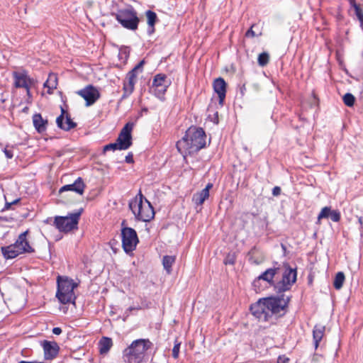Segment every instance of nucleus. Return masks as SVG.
Returning <instances> with one entry per match:
<instances>
[{
    "label": "nucleus",
    "mask_w": 363,
    "mask_h": 363,
    "mask_svg": "<svg viewBox=\"0 0 363 363\" xmlns=\"http://www.w3.org/2000/svg\"><path fill=\"white\" fill-rule=\"evenodd\" d=\"M66 113L64 108L61 107V114L56 119L57 125L58 128H62V121H64V115Z\"/></svg>",
    "instance_id": "nucleus-41"
},
{
    "label": "nucleus",
    "mask_w": 363,
    "mask_h": 363,
    "mask_svg": "<svg viewBox=\"0 0 363 363\" xmlns=\"http://www.w3.org/2000/svg\"><path fill=\"white\" fill-rule=\"evenodd\" d=\"M175 262V257L170 255H165L162 258V264L164 269L168 272L170 273L172 271V266Z\"/></svg>",
    "instance_id": "nucleus-29"
},
{
    "label": "nucleus",
    "mask_w": 363,
    "mask_h": 363,
    "mask_svg": "<svg viewBox=\"0 0 363 363\" xmlns=\"http://www.w3.org/2000/svg\"><path fill=\"white\" fill-rule=\"evenodd\" d=\"M141 304L143 308H150L152 303L150 301H142Z\"/></svg>",
    "instance_id": "nucleus-52"
},
{
    "label": "nucleus",
    "mask_w": 363,
    "mask_h": 363,
    "mask_svg": "<svg viewBox=\"0 0 363 363\" xmlns=\"http://www.w3.org/2000/svg\"><path fill=\"white\" fill-rule=\"evenodd\" d=\"M125 222H126V220H123L122 221V223H121V228H122L123 227H125Z\"/></svg>",
    "instance_id": "nucleus-62"
},
{
    "label": "nucleus",
    "mask_w": 363,
    "mask_h": 363,
    "mask_svg": "<svg viewBox=\"0 0 363 363\" xmlns=\"http://www.w3.org/2000/svg\"><path fill=\"white\" fill-rule=\"evenodd\" d=\"M330 218L333 222H339L341 219V214L338 210H333L331 209V212L330 213Z\"/></svg>",
    "instance_id": "nucleus-39"
},
{
    "label": "nucleus",
    "mask_w": 363,
    "mask_h": 363,
    "mask_svg": "<svg viewBox=\"0 0 363 363\" xmlns=\"http://www.w3.org/2000/svg\"><path fill=\"white\" fill-rule=\"evenodd\" d=\"M82 211L83 208H80L77 212L71 213L69 216H56L54 221L56 228L65 233L77 228Z\"/></svg>",
    "instance_id": "nucleus-10"
},
{
    "label": "nucleus",
    "mask_w": 363,
    "mask_h": 363,
    "mask_svg": "<svg viewBox=\"0 0 363 363\" xmlns=\"http://www.w3.org/2000/svg\"><path fill=\"white\" fill-rule=\"evenodd\" d=\"M206 134L203 128L190 126L181 140L177 142L176 147L181 154L192 155L206 146Z\"/></svg>",
    "instance_id": "nucleus-1"
},
{
    "label": "nucleus",
    "mask_w": 363,
    "mask_h": 363,
    "mask_svg": "<svg viewBox=\"0 0 363 363\" xmlns=\"http://www.w3.org/2000/svg\"><path fill=\"white\" fill-rule=\"evenodd\" d=\"M145 16L147 18V23L148 26L147 33L148 35H151L155 33V26L156 23L158 21V17L157 13L152 10L146 11Z\"/></svg>",
    "instance_id": "nucleus-19"
},
{
    "label": "nucleus",
    "mask_w": 363,
    "mask_h": 363,
    "mask_svg": "<svg viewBox=\"0 0 363 363\" xmlns=\"http://www.w3.org/2000/svg\"><path fill=\"white\" fill-rule=\"evenodd\" d=\"M277 295H271L263 297L267 311L272 315L284 316L288 311L291 296H286L284 293H276Z\"/></svg>",
    "instance_id": "nucleus-4"
},
{
    "label": "nucleus",
    "mask_w": 363,
    "mask_h": 363,
    "mask_svg": "<svg viewBox=\"0 0 363 363\" xmlns=\"http://www.w3.org/2000/svg\"><path fill=\"white\" fill-rule=\"evenodd\" d=\"M212 121L215 124H218L219 119H218V113L217 111L213 114V118L212 119Z\"/></svg>",
    "instance_id": "nucleus-48"
},
{
    "label": "nucleus",
    "mask_w": 363,
    "mask_h": 363,
    "mask_svg": "<svg viewBox=\"0 0 363 363\" xmlns=\"http://www.w3.org/2000/svg\"><path fill=\"white\" fill-rule=\"evenodd\" d=\"M332 208L330 206L323 207L319 214V219L330 218V213Z\"/></svg>",
    "instance_id": "nucleus-37"
},
{
    "label": "nucleus",
    "mask_w": 363,
    "mask_h": 363,
    "mask_svg": "<svg viewBox=\"0 0 363 363\" xmlns=\"http://www.w3.org/2000/svg\"><path fill=\"white\" fill-rule=\"evenodd\" d=\"M147 112H148V109H147V108H146V107H143V108H142V109H141L140 112V113H139V114H138V118L142 117V116H143V113H147Z\"/></svg>",
    "instance_id": "nucleus-53"
},
{
    "label": "nucleus",
    "mask_w": 363,
    "mask_h": 363,
    "mask_svg": "<svg viewBox=\"0 0 363 363\" xmlns=\"http://www.w3.org/2000/svg\"><path fill=\"white\" fill-rule=\"evenodd\" d=\"M134 123L133 122H128L125 124L123 128L121 130V133L123 134H127L128 135H132V131L133 129Z\"/></svg>",
    "instance_id": "nucleus-36"
},
{
    "label": "nucleus",
    "mask_w": 363,
    "mask_h": 363,
    "mask_svg": "<svg viewBox=\"0 0 363 363\" xmlns=\"http://www.w3.org/2000/svg\"><path fill=\"white\" fill-rule=\"evenodd\" d=\"M44 355L46 359H54L59 352V346L57 342H43Z\"/></svg>",
    "instance_id": "nucleus-17"
},
{
    "label": "nucleus",
    "mask_w": 363,
    "mask_h": 363,
    "mask_svg": "<svg viewBox=\"0 0 363 363\" xmlns=\"http://www.w3.org/2000/svg\"><path fill=\"white\" fill-rule=\"evenodd\" d=\"M33 123L35 130L38 133H43L46 130V125L48 124V121L44 120L42 118L40 113H35L33 116Z\"/></svg>",
    "instance_id": "nucleus-21"
},
{
    "label": "nucleus",
    "mask_w": 363,
    "mask_h": 363,
    "mask_svg": "<svg viewBox=\"0 0 363 363\" xmlns=\"http://www.w3.org/2000/svg\"><path fill=\"white\" fill-rule=\"evenodd\" d=\"M125 162L128 164L134 163L133 155L131 152H128V155L125 156Z\"/></svg>",
    "instance_id": "nucleus-45"
},
{
    "label": "nucleus",
    "mask_w": 363,
    "mask_h": 363,
    "mask_svg": "<svg viewBox=\"0 0 363 363\" xmlns=\"http://www.w3.org/2000/svg\"><path fill=\"white\" fill-rule=\"evenodd\" d=\"M355 97L351 93H346L342 96V101L345 106L348 107H352L354 105L355 103Z\"/></svg>",
    "instance_id": "nucleus-32"
},
{
    "label": "nucleus",
    "mask_w": 363,
    "mask_h": 363,
    "mask_svg": "<svg viewBox=\"0 0 363 363\" xmlns=\"http://www.w3.org/2000/svg\"><path fill=\"white\" fill-rule=\"evenodd\" d=\"M110 150H123L121 146H119V144L116 142V140L114 143H108L103 147V153H105L107 151Z\"/></svg>",
    "instance_id": "nucleus-34"
},
{
    "label": "nucleus",
    "mask_w": 363,
    "mask_h": 363,
    "mask_svg": "<svg viewBox=\"0 0 363 363\" xmlns=\"http://www.w3.org/2000/svg\"><path fill=\"white\" fill-rule=\"evenodd\" d=\"M308 283H309V284L312 283V279H311V278H310V277H308Z\"/></svg>",
    "instance_id": "nucleus-64"
},
{
    "label": "nucleus",
    "mask_w": 363,
    "mask_h": 363,
    "mask_svg": "<svg viewBox=\"0 0 363 363\" xmlns=\"http://www.w3.org/2000/svg\"><path fill=\"white\" fill-rule=\"evenodd\" d=\"M14 86L16 88H28L33 83V79L30 78L26 71L13 72Z\"/></svg>",
    "instance_id": "nucleus-15"
},
{
    "label": "nucleus",
    "mask_w": 363,
    "mask_h": 363,
    "mask_svg": "<svg viewBox=\"0 0 363 363\" xmlns=\"http://www.w3.org/2000/svg\"><path fill=\"white\" fill-rule=\"evenodd\" d=\"M269 61V55L267 52H262L259 54L257 57V63L260 67L266 66Z\"/></svg>",
    "instance_id": "nucleus-31"
},
{
    "label": "nucleus",
    "mask_w": 363,
    "mask_h": 363,
    "mask_svg": "<svg viewBox=\"0 0 363 363\" xmlns=\"http://www.w3.org/2000/svg\"><path fill=\"white\" fill-rule=\"evenodd\" d=\"M134 89H135L134 84H130V83L126 82V80H125L123 82V94L121 96V97L120 98V99L118 100V103L120 104L122 101H123L124 99L128 98L133 92Z\"/></svg>",
    "instance_id": "nucleus-24"
},
{
    "label": "nucleus",
    "mask_w": 363,
    "mask_h": 363,
    "mask_svg": "<svg viewBox=\"0 0 363 363\" xmlns=\"http://www.w3.org/2000/svg\"><path fill=\"white\" fill-rule=\"evenodd\" d=\"M11 206H12V203L6 201L5 203L4 208L2 209V211L9 210Z\"/></svg>",
    "instance_id": "nucleus-55"
},
{
    "label": "nucleus",
    "mask_w": 363,
    "mask_h": 363,
    "mask_svg": "<svg viewBox=\"0 0 363 363\" xmlns=\"http://www.w3.org/2000/svg\"><path fill=\"white\" fill-rule=\"evenodd\" d=\"M58 84V78L56 74L50 73L47 80L45 82L43 86L48 88V93L51 94L53 91L57 89Z\"/></svg>",
    "instance_id": "nucleus-20"
},
{
    "label": "nucleus",
    "mask_w": 363,
    "mask_h": 363,
    "mask_svg": "<svg viewBox=\"0 0 363 363\" xmlns=\"http://www.w3.org/2000/svg\"><path fill=\"white\" fill-rule=\"evenodd\" d=\"M290 359L286 355H279L277 358V363H289Z\"/></svg>",
    "instance_id": "nucleus-44"
},
{
    "label": "nucleus",
    "mask_w": 363,
    "mask_h": 363,
    "mask_svg": "<svg viewBox=\"0 0 363 363\" xmlns=\"http://www.w3.org/2000/svg\"><path fill=\"white\" fill-rule=\"evenodd\" d=\"M209 197V193H207L206 191H203V189L194 194L193 195L192 200L196 205H202L204 201Z\"/></svg>",
    "instance_id": "nucleus-26"
},
{
    "label": "nucleus",
    "mask_w": 363,
    "mask_h": 363,
    "mask_svg": "<svg viewBox=\"0 0 363 363\" xmlns=\"http://www.w3.org/2000/svg\"><path fill=\"white\" fill-rule=\"evenodd\" d=\"M281 250L283 251V255L284 256H286V253H287L286 246L284 244L281 243Z\"/></svg>",
    "instance_id": "nucleus-54"
},
{
    "label": "nucleus",
    "mask_w": 363,
    "mask_h": 363,
    "mask_svg": "<svg viewBox=\"0 0 363 363\" xmlns=\"http://www.w3.org/2000/svg\"><path fill=\"white\" fill-rule=\"evenodd\" d=\"M281 189L279 186H276L272 189V194L274 196H278L281 194Z\"/></svg>",
    "instance_id": "nucleus-47"
},
{
    "label": "nucleus",
    "mask_w": 363,
    "mask_h": 363,
    "mask_svg": "<svg viewBox=\"0 0 363 363\" xmlns=\"http://www.w3.org/2000/svg\"><path fill=\"white\" fill-rule=\"evenodd\" d=\"M250 311L255 317L264 321H267L271 317V315L267 311V308H265L263 298H259L257 302L251 304Z\"/></svg>",
    "instance_id": "nucleus-13"
},
{
    "label": "nucleus",
    "mask_w": 363,
    "mask_h": 363,
    "mask_svg": "<svg viewBox=\"0 0 363 363\" xmlns=\"http://www.w3.org/2000/svg\"><path fill=\"white\" fill-rule=\"evenodd\" d=\"M135 340H140V341H142V340H149V339H145V338H138V339H136Z\"/></svg>",
    "instance_id": "nucleus-63"
},
{
    "label": "nucleus",
    "mask_w": 363,
    "mask_h": 363,
    "mask_svg": "<svg viewBox=\"0 0 363 363\" xmlns=\"http://www.w3.org/2000/svg\"><path fill=\"white\" fill-rule=\"evenodd\" d=\"M100 96L99 89L92 86V105L100 98Z\"/></svg>",
    "instance_id": "nucleus-40"
},
{
    "label": "nucleus",
    "mask_w": 363,
    "mask_h": 363,
    "mask_svg": "<svg viewBox=\"0 0 363 363\" xmlns=\"http://www.w3.org/2000/svg\"><path fill=\"white\" fill-rule=\"evenodd\" d=\"M116 140L119 144V146H121L123 150H128L133 145L132 135L123 134L121 132L118 134V136Z\"/></svg>",
    "instance_id": "nucleus-22"
},
{
    "label": "nucleus",
    "mask_w": 363,
    "mask_h": 363,
    "mask_svg": "<svg viewBox=\"0 0 363 363\" xmlns=\"http://www.w3.org/2000/svg\"><path fill=\"white\" fill-rule=\"evenodd\" d=\"M255 26V25H252L247 30V32L245 33V37L247 38H253V37H255V36H258V35H257L255 33V32L253 30V27ZM261 35V33L259 34V35Z\"/></svg>",
    "instance_id": "nucleus-43"
},
{
    "label": "nucleus",
    "mask_w": 363,
    "mask_h": 363,
    "mask_svg": "<svg viewBox=\"0 0 363 363\" xmlns=\"http://www.w3.org/2000/svg\"><path fill=\"white\" fill-rule=\"evenodd\" d=\"M28 234V230H26L18 235L13 244L1 247V251L5 259H13L19 255L35 252L27 239Z\"/></svg>",
    "instance_id": "nucleus-3"
},
{
    "label": "nucleus",
    "mask_w": 363,
    "mask_h": 363,
    "mask_svg": "<svg viewBox=\"0 0 363 363\" xmlns=\"http://www.w3.org/2000/svg\"><path fill=\"white\" fill-rule=\"evenodd\" d=\"M19 201H20V199H16L14 201H13L11 203H12V205H13V204L18 203Z\"/></svg>",
    "instance_id": "nucleus-60"
},
{
    "label": "nucleus",
    "mask_w": 363,
    "mask_h": 363,
    "mask_svg": "<svg viewBox=\"0 0 363 363\" xmlns=\"http://www.w3.org/2000/svg\"><path fill=\"white\" fill-rule=\"evenodd\" d=\"M282 266L284 272L281 279L277 281L274 280V291L279 294L290 290L297 281V267H292L287 262H283Z\"/></svg>",
    "instance_id": "nucleus-6"
},
{
    "label": "nucleus",
    "mask_w": 363,
    "mask_h": 363,
    "mask_svg": "<svg viewBox=\"0 0 363 363\" xmlns=\"http://www.w3.org/2000/svg\"><path fill=\"white\" fill-rule=\"evenodd\" d=\"M227 83L223 77H218L213 82V88L218 96V104L223 106L226 96Z\"/></svg>",
    "instance_id": "nucleus-14"
},
{
    "label": "nucleus",
    "mask_w": 363,
    "mask_h": 363,
    "mask_svg": "<svg viewBox=\"0 0 363 363\" xmlns=\"http://www.w3.org/2000/svg\"><path fill=\"white\" fill-rule=\"evenodd\" d=\"M113 15L123 28L130 30H135L138 28L140 19L136 11L133 7L119 9Z\"/></svg>",
    "instance_id": "nucleus-9"
},
{
    "label": "nucleus",
    "mask_w": 363,
    "mask_h": 363,
    "mask_svg": "<svg viewBox=\"0 0 363 363\" xmlns=\"http://www.w3.org/2000/svg\"><path fill=\"white\" fill-rule=\"evenodd\" d=\"M325 329V326L315 325L313 330V340H322Z\"/></svg>",
    "instance_id": "nucleus-30"
},
{
    "label": "nucleus",
    "mask_w": 363,
    "mask_h": 363,
    "mask_svg": "<svg viewBox=\"0 0 363 363\" xmlns=\"http://www.w3.org/2000/svg\"><path fill=\"white\" fill-rule=\"evenodd\" d=\"M130 47H128V46H122L119 49L118 59H119V60L121 61V62L123 65L126 64L127 60L130 55Z\"/></svg>",
    "instance_id": "nucleus-27"
},
{
    "label": "nucleus",
    "mask_w": 363,
    "mask_h": 363,
    "mask_svg": "<svg viewBox=\"0 0 363 363\" xmlns=\"http://www.w3.org/2000/svg\"><path fill=\"white\" fill-rule=\"evenodd\" d=\"M66 123H67V125H65L64 123H62V128H60L62 130L68 131L77 126V123H74L72 120L70 116L68 113L66 114Z\"/></svg>",
    "instance_id": "nucleus-33"
},
{
    "label": "nucleus",
    "mask_w": 363,
    "mask_h": 363,
    "mask_svg": "<svg viewBox=\"0 0 363 363\" xmlns=\"http://www.w3.org/2000/svg\"><path fill=\"white\" fill-rule=\"evenodd\" d=\"M122 247L126 254H129L136 249L139 243V238L136 230L130 227H123L121 230Z\"/></svg>",
    "instance_id": "nucleus-11"
},
{
    "label": "nucleus",
    "mask_w": 363,
    "mask_h": 363,
    "mask_svg": "<svg viewBox=\"0 0 363 363\" xmlns=\"http://www.w3.org/2000/svg\"><path fill=\"white\" fill-rule=\"evenodd\" d=\"M128 206L137 220L147 223L155 217V212L153 206L143 196L141 191H139L135 199L129 201Z\"/></svg>",
    "instance_id": "nucleus-2"
},
{
    "label": "nucleus",
    "mask_w": 363,
    "mask_h": 363,
    "mask_svg": "<svg viewBox=\"0 0 363 363\" xmlns=\"http://www.w3.org/2000/svg\"><path fill=\"white\" fill-rule=\"evenodd\" d=\"M26 89V94H27V96L30 98L32 96H31V94H30V86H28V88H25Z\"/></svg>",
    "instance_id": "nucleus-56"
},
{
    "label": "nucleus",
    "mask_w": 363,
    "mask_h": 363,
    "mask_svg": "<svg viewBox=\"0 0 363 363\" xmlns=\"http://www.w3.org/2000/svg\"><path fill=\"white\" fill-rule=\"evenodd\" d=\"M319 342H314V347L315 349L318 347Z\"/></svg>",
    "instance_id": "nucleus-61"
},
{
    "label": "nucleus",
    "mask_w": 363,
    "mask_h": 363,
    "mask_svg": "<svg viewBox=\"0 0 363 363\" xmlns=\"http://www.w3.org/2000/svg\"><path fill=\"white\" fill-rule=\"evenodd\" d=\"M322 220V219H319V214H318V217H317V220H316V222H315V224H317V225H320V223H320V220Z\"/></svg>",
    "instance_id": "nucleus-58"
},
{
    "label": "nucleus",
    "mask_w": 363,
    "mask_h": 363,
    "mask_svg": "<svg viewBox=\"0 0 363 363\" xmlns=\"http://www.w3.org/2000/svg\"><path fill=\"white\" fill-rule=\"evenodd\" d=\"M245 91H246L245 85V84H242V85L240 87V95H241V97H242V96L245 95Z\"/></svg>",
    "instance_id": "nucleus-51"
},
{
    "label": "nucleus",
    "mask_w": 363,
    "mask_h": 363,
    "mask_svg": "<svg viewBox=\"0 0 363 363\" xmlns=\"http://www.w3.org/2000/svg\"><path fill=\"white\" fill-rule=\"evenodd\" d=\"M181 342L176 343L172 349V357L177 359L179 357Z\"/></svg>",
    "instance_id": "nucleus-42"
},
{
    "label": "nucleus",
    "mask_w": 363,
    "mask_h": 363,
    "mask_svg": "<svg viewBox=\"0 0 363 363\" xmlns=\"http://www.w3.org/2000/svg\"><path fill=\"white\" fill-rule=\"evenodd\" d=\"M85 185L83 179L81 177H78L72 184H66L62 186L60 190L59 194H62L66 191H74L79 195H82L84 191Z\"/></svg>",
    "instance_id": "nucleus-16"
},
{
    "label": "nucleus",
    "mask_w": 363,
    "mask_h": 363,
    "mask_svg": "<svg viewBox=\"0 0 363 363\" xmlns=\"http://www.w3.org/2000/svg\"><path fill=\"white\" fill-rule=\"evenodd\" d=\"M113 345V342H99V352L101 354H106Z\"/></svg>",
    "instance_id": "nucleus-35"
},
{
    "label": "nucleus",
    "mask_w": 363,
    "mask_h": 363,
    "mask_svg": "<svg viewBox=\"0 0 363 363\" xmlns=\"http://www.w3.org/2000/svg\"><path fill=\"white\" fill-rule=\"evenodd\" d=\"M57 289L56 297L62 304L74 303L75 296L74 289L77 284L74 282L73 279L67 277L58 276L57 279Z\"/></svg>",
    "instance_id": "nucleus-5"
},
{
    "label": "nucleus",
    "mask_w": 363,
    "mask_h": 363,
    "mask_svg": "<svg viewBox=\"0 0 363 363\" xmlns=\"http://www.w3.org/2000/svg\"><path fill=\"white\" fill-rule=\"evenodd\" d=\"M167 78V75L164 74H157L153 77L152 86L150 87V91L153 94L162 101L165 100L164 94L170 85V82H168Z\"/></svg>",
    "instance_id": "nucleus-12"
},
{
    "label": "nucleus",
    "mask_w": 363,
    "mask_h": 363,
    "mask_svg": "<svg viewBox=\"0 0 363 363\" xmlns=\"http://www.w3.org/2000/svg\"><path fill=\"white\" fill-rule=\"evenodd\" d=\"M358 223L360 224L361 226L362 225V224H363V219H362V217H359L358 218Z\"/></svg>",
    "instance_id": "nucleus-59"
},
{
    "label": "nucleus",
    "mask_w": 363,
    "mask_h": 363,
    "mask_svg": "<svg viewBox=\"0 0 363 363\" xmlns=\"http://www.w3.org/2000/svg\"><path fill=\"white\" fill-rule=\"evenodd\" d=\"M62 333V329L59 327L54 328L52 329V333L55 335H60Z\"/></svg>",
    "instance_id": "nucleus-49"
},
{
    "label": "nucleus",
    "mask_w": 363,
    "mask_h": 363,
    "mask_svg": "<svg viewBox=\"0 0 363 363\" xmlns=\"http://www.w3.org/2000/svg\"><path fill=\"white\" fill-rule=\"evenodd\" d=\"M76 94L86 101V106H91V84H87L84 89L78 90Z\"/></svg>",
    "instance_id": "nucleus-23"
},
{
    "label": "nucleus",
    "mask_w": 363,
    "mask_h": 363,
    "mask_svg": "<svg viewBox=\"0 0 363 363\" xmlns=\"http://www.w3.org/2000/svg\"><path fill=\"white\" fill-rule=\"evenodd\" d=\"M145 64V60L143 59L140 60L131 70H130L126 74V82L135 85L136 83L137 75L139 72H143Z\"/></svg>",
    "instance_id": "nucleus-18"
},
{
    "label": "nucleus",
    "mask_w": 363,
    "mask_h": 363,
    "mask_svg": "<svg viewBox=\"0 0 363 363\" xmlns=\"http://www.w3.org/2000/svg\"><path fill=\"white\" fill-rule=\"evenodd\" d=\"M213 186V184H212V183H208V184L206 185L205 188H204V189H203V191H207V193H209V191H210V189H212Z\"/></svg>",
    "instance_id": "nucleus-50"
},
{
    "label": "nucleus",
    "mask_w": 363,
    "mask_h": 363,
    "mask_svg": "<svg viewBox=\"0 0 363 363\" xmlns=\"http://www.w3.org/2000/svg\"><path fill=\"white\" fill-rule=\"evenodd\" d=\"M4 152L8 159H11L13 157V150L12 149H8L7 147H5L4 150Z\"/></svg>",
    "instance_id": "nucleus-46"
},
{
    "label": "nucleus",
    "mask_w": 363,
    "mask_h": 363,
    "mask_svg": "<svg viewBox=\"0 0 363 363\" xmlns=\"http://www.w3.org/2000/svg\"><path fill=\"white\" fill-rule=\"evenodd\" d=\"M345 279V274L342 272H338L335 276L333 281V286L335 289H340L344 284Z\"/></svg>",
    "instance_id": "nucleus-28"
},
{
    "label": "nucleus",
    "mask_w": 363,
    "mask_h": 363,
    "mask_svg": "<svg viewBox=\"0 0 363 363\" xmlns=\"http://www.w3.org/2000/svg\"><path fill=\"white\" fill-rule=\"evenodd\" d=\"M350 5L354 9L355 15L360 23V27L363 29V10L360 5L357 3L356 0L352 1Z\"/></svg>",
    "instance_id": "nucleus-25"
},
{
    "label": "nucleus",
    "mask_w": 363,
    "mask_h": 363,
    "mask_svg": "<svg viewBox=\"0 0 363 363\" xmlns=\"http://www.w3.org/2000/svg\"><path fill=\"white\" fill-rule=\"evenodd\" d=\"M280 264L277 262H274L272 267L267 269L262 273H261L257 277H256L252 283V286L254 291L258 294L261 293L267 288V284H264L263 282H266L269 286L273 287L274 290V278L276 275L279 272Z\"/></svg>",
    "instance_id": "nucleus-7"
},
{
    "label": "nucleus",
    "mask_w": 363,
    "mask_h": 363,
    "mask_svg": "<svg viewBox=\"0 0 363 363\" xmlns=\"http://www.w3.org/2000/svg\"><path fill=\"white\" fill-rule=\"evenodd\" d=\"M151 342H132L130 346L123 352V359L125 363H140L143 353L149 347Z\"/></svg>",
    "instance_id": "nucleus-8"
},
{
    "label": "nucleus",
    "mask_w": 363,
    "mask_h": 363,
    "mask_svg": "<svg viewBox=\"0 0 363 363\" xmlns=\"http://www.w3.org/2000/svg\"><path fill=\"white\" fill-rule=\"evenodd\" d=\"M236 257L235 254L228 253L224 259L223 263L225 265H233L235 263Z\"/></svg>",
    "instance_id": "nucleus-38"
},
{
    "label": "nucleus",
    "mask_w": 363,
    "mask_h": 363,
    "mask_svg": "<svg viewBox=\"0 0 363 363\" xmlns=\"http://www.w3.org/2000/svg\"><path fill=\"white\" fill-rule=\"evenodd\" d=\"M100 340H111V337H106V336H103V337H101Z\"/></svg>",
    "instance_id": "nucleus-57"
}]
</instances>
